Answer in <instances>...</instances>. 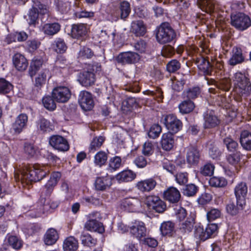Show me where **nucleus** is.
Segmentation results:
<instances>
[{
    "label": "nucleus",
    "instance_id": "1",
    "mask_svg": "<svg viewBox=\"0 0 251 251\" xmlns=\"http://www.w3.org/2000/svg\"><path fill=\"white\" fill-rule=\"evenodd\" d=\"M45 167L39 164L28 165L24 167L20 171V174H15L16 180L21 181L22 183L28 184L32 182H37L42 179L47 175Z\"/></svg>",
    "mask_w": 251,
    "mask_h": 251
},
{
    "label": "nucleus",
    "instance_id": "2",
    "mask_svg": "<svg viewBox=\"0 0 251 251\" xmlns=\"http://www.w3.org/2000/svg\"><path fill=\"white\" fill-rule=\"evenodd\" d=\"M235 99L237 101H241L243 99L248 97L251 92V85L249 80L241 73L234 75Z\"/></svg>",
    "mask_w": 251,
    "mask_h": 251
},
{
    "label": "nucleus",
    "instance_id": "3",
    "mask_svg": "<svg viewBox=\"0 0 251 251\" xmlns=\"http://www.w3.org/2000/svg\"><path fill=\"white\" fill-rule=\"evenodd\" d=\"M155 32L156 41L160 44L170 43L176 38V31L167 22L163 23L157 26Z\"/></svg>",
    "mask_w": 251,
    "mask_h": 251
},
{
    "label": "nucleus",
    "instance_id": "4",
    "mask_svg": "<svg viewBox=\"0 0 251 251\" xmlns=\"http://www.w3.org/2000/svg\"><path fill=\"white\" fill-rule=\"evenodd\" d=\"M230 24L238 30L243 31L251 26V19L249 16L242 12L231 14Z\"/></svg>",
    "mask_w": 251,
    "mask_h": 251
},
{
    "label": "nucleus",
    "instance_id": "5",
    "mask_svg": "<svg viewBox=\"0 0 251 251\" xmlns=\"http://www.w3.org/2000/svg\"><path fill=\"white\" fill-rule=\"evenodd\" d=\"M161 121L169 130L168 132L176 133L182 129L183 126L182 122L174 114L163 115Z\"/></svg>",
    "mask_w": 251,
    "mask_h": 251
},
{
    "label": "nucleus",
    "instance_id": "6",
    "mask_svg": "<svg viewBox=\"0 0 251 251\" xmlns=\"http://www.w3.org/2000/svg\"><path fill=\"white\" fill-rule=\"evenodd\" d=\"M58 206L57 201L50 200L45 199L44 203L41 201L38 203L37 206L36 212L32 216L33 217H40L43 214L50 213Z\"/></svg>",
    "mask_w": 251,
    "mask_h": 251
},
{
    "label": "nucleus",
    "instance_id": "7",
    "mask_svg": "<svg viewBox=\"0 0 251 251\" xmlns=\"http://www.w3.org/2000/svg\"><path fill=\"white\" fill-rule=\"evenodd\" d=\"M100 216L98 212H92L89 215V220L84 225V228L87 230L96 231L100 233H103L104 232V228L103 224L96 220Z\"/></svg>",
    "mask_w": 251,
    "mask_h": 251
},
{
    "label": "nucleus",
    "instance_id": "8",
    "mask_svg": "<svg viewBox=\"0 0 251 251\" xmlns=\"http://www.w3.org/2000/svg\"><path fill=\"white\" fill-rule=\"evenodd\" d=\"M51 95L56 101L65 103L68 101L71 98V92L67 87L57 86L53 89Z\"/></svg>",
    "mask_w": 251,
    "mask_h": 251
},
{
    "label": "nucleus",
    "instance_id": "9",
    "mask_svg": "<svg viewBox=\"0 0 251 251\" xmlns=\"http://www.w3.org/2000/svg\"><path fill=\"white\" fill-rule=\"evenodd\" d=\"M49 143L51 146L59 151H66L70 148L67 139L60 135L51 136L50 138Z\"/></svg>",
    "mask_w": 251,
    "mask_h": 251
},
{
    "label": "nucleus",
    "instance_id": "10",
    "mask_svg": "<svg viewBox=\"0 0 251 251\" xmlns=\"http://www.w3.org/2000/svg\"><path fill=\"white\" fill-rule=\"evenodd\" d=\"M78 101L82 109L85 111L91 110L94 106L92 94L86 91L80 92Z\"/></svg>",
    "mask_w": 251,
    "mask_h": 251
},
{
    "label": "nucleus",
    "instance_id": "11",
    "mask_svg": "<svg viewBox=\"0 0 251 251\" xmlns=\"http://www.w3.org/2000/svg\"><path fill=\"white\" fill-rule=\"evenodd\" d=\"M140 60V56L136 52L132 51L120 53L116 57L118 63L123 65L131 64L137 62Z\"/></svg>",
    "mask_w": 251,
    "mask_h": 251
},
{
    "label": "nucleus",
    "instance_id": "12",
    "mask_svg": "<svg viewBox=\"0 0 251 251\" xmlns=\"http://www.w3.org/2000/svg\"><path fill=\"white\" fill-rule=\"evenodd\" d=\"M203 127L205 129L214 128L220 123L219 119L215 115L214 111L212 110H206L203 115Z\"/></svg>",
    "mask_w": 251,
    "mask_h": 251
},
{
    "label": "nucleus",
    "instance_id": "13",
    "mask_svg": "<svg viewBox=\"0 0 251 251\" xmlns=\"http://www.w3.org/2000/svg\"><path fill=\"white\" fill-rule=\"evenodd\" d=\"M141 206V201L135 198H126L124 199L121 203V207L125 210L135 212Z\"/></svg>",
    "mask_w": 251,
    "mask_h": 251
},
{
    "label": "nucleus",
    "instance_id": "14",
    "mask_svg": "<svg viewBox=\"0 0 251 251\" xmlns=\"http://www.w3.org/2000/svg\"><path fill=\"white\" fill-rule=\"evenodd\" d=\"M129 230L131 234L139 240L146 236L147 229L145 224L141 221H135L129 227Z\"/></svg>",
    "mask_w": 251,
    "mask_h": 251
},
{
    "label": "nucleus",
    "instance_id": "15",
    "mask_svg": "<svg viewBox=\"0 0 251 251\" xmlns=\"http://www.w3.org/2000/svg\"><path fill=\"white\" fill-rule=\"evenodd\" d=\"M181 198L180 192L176 187L171 186L163 192V198L171 203H177Z\"/></svg>",
    "mask_w": 251,
    "mask_h": 251
},
{
    "label": "nucleus",
    "instance_id": "16",
    "mask_svg": "<svg viewBox=\"0 0 251 251\" xmlns=\"http://www.w3.org/2000/svg\"><path fill=\"white\" fill-rule=\"evenodd\" d=\"M78 81L83 86L87 87L94 84L96 81L95 74L90 71H85L80 73Z\"/></svg>",
    "mask_w": 251,
    "mask_h": 251
},
{
    "label": "nucleus",
    "instance_id": "17",
    "mask_svg": "<svg viewBox=\"0 0 251 251\" xmlns=\"http://www.w3.org/2000/svg\"><path fill=\"white\" fill-rule=\"evenodd\" d=\"M28 122V116L26 114H20L13 124L12 129L17 134L20 133L25 128Z\"/></svg>",
    "mask_w": 251,
    "mask_h": 251
},
{
    "label": "nucleus",
    "instance_id": "18",
    "mask_svg": "<svg viewBox=\"0 0 251 251\" xmlns=\"http://www.w3.org/2000/svg\"><path fill=\"white\" fill-rule=\"evenodd\" d=\"M157 182L153 178H149L138 181L136 184V188L142 192H149L154 189Z\"/></svg>",
    "mask_w": 251,
    "mask_h": 251
},
{
    "label": "nucleus",
    "instance_id": "19",
    "mask_svg": "<svg viewBox=\"0 0 251 251\" xmlns=\"http://www.w3.org/2000/svg\"><path fill=\"white\" fill-rule=\"evenodd\" d=\"M50 75V71L48 69H43L41 71L35 78L33 92L36 91L37 93L41 90L43 86L46 83L47 77Z\"/></svg>",
    "mask_w": 251,
    "mask_h": 251
},
{
    "label": "nucleus",
    "instance_id": "20",
    "mask_svg": "<svg viewBox=\"0 0 251 251\" xmlns=\"http://www.w3.org/2000/svg\"><path fill=\"white\" fill-rule=\"evenodd\" d=\"M234 194L236 200L246 203L245 198L248 193V186L246 182H241L234 188Z\"/></svg>",
    "mask_w": 251,
    "mask_h": 251
},
{
    "label": "nucleus",
    "instance_id": "21",
    "mask_svg": "<svg viewBox=\"0 0 251 251\" xmlns=\"http://www.w3.org/2000/svg\"><path fill=\"white\" fill-rule=\"evenodd\" d=\"M196 63L198 67L204 75H211L212 67L208 60L203 57L197 58Z\"/></svg>",
    "mask_w": 251,
    "mask_h": 251
},
{
    "label": "nucleus",
    "instance_id": "22",
    "mask_svg": "<svg viewBox=\"0 0 251 251\" xmlns=\"http://www.w3.org/2000/svg\"><path fill=\"white\" fill-rule=\"evenodd\" d=\"M13 62L15 67L19 71H25L28 65L26 58L22 54L17 53L13 56Z\"/></svg>",
    "mask_w": 251,
    "mask_h": 251
},
{
    "label": "nucleus",
    "instance_id": "23",
    "mask_svg": "<svg viewBox=\"0 0 251 251\" xmlns=\"http://www.w3.org/2000/svg\"><path fill=\"white\" fill-rule=\"evenodd\" d=\"M36 123L38 131L41 133L50 132L54 128L51 123L43 117H40Z\"/></svg>",
    "mask_w": 251,
    "mask_h": 251
},
{
    "label": "nucleus",
    "instance_id": "24",
    "mask_svg": "<svg viewBox=\"0 0 251 251\" xmlns=\"http://www.w3.org/2000/svg\"><path fill=\"white\" fill-rule=\"evenodd\" d=\"M174 134L171 132H167L162 135L161 144L163 150L169 151L173 148L175 143Z\"/></svg>",
    "mask_w": 251,
    "mask_h": 251
},
{
    "label": "nucleus",
    "instance_id": "25",
    "mask_svg": "<svg viewBox=\"0 0 251 251\" xmlns=\"http://www.w3.org/2000/svg\"><path fill=\"white\" fill-rule=\"evenodd\" d=\"M200 151L197 148L194 147L188 148L186 155L188 163L191 165L197 164L200 160Z\"/></svg>",
    "mask_w": 251,
    "mask_h": 251
},
{
    "label": "nucleus",
    "instance_id": "26",
    "mask_svg": "<svg viewBox=\"0 0 251 251\" xmlns=\"http://www.w3.org/2000/svg\"><path fill=\"white\" fill-rule=\"evenodd\" d=\"M232 53L231 58L228 60V64L230 65L234 66L241 64L245 61V57L240 48H234Z\"/></svg>",
    "mask_w": 251,
    "mask_h": 251
},
{
    "label": "nucleus",
    "instance_id": "27",
    "mask_svg": "<svg viewBox=\"0 0 251 251\" xmlns=\"http://www.w3.org/2000/svg\"><path fill=\"white\" fill-rule=\"evenodd\" d=\"M58 238L59 235L56 230L51 228L46 231L44 237V241L46 245L50 246L54 244Z\"/></svg>",
    "mask_w": 251,
    "mask_h": 251
},
{
    "label": "nucleus",
    "instance_id": "28",
    "mask_svg": "<svg viewBox=\"0 0 251 251\" xmlns=\"http://www.w3.org/2000/svg\"><path fill=\"white\" fill-rule=\"evenodd\" d=\"M245 204L246 203L238 200H236V205L233 202L230 201L226 206V212L232 216H235L244 209Z\"/></svg>",
    "mask_w": 251,
    "mask_h": 251
},
{
    "label": "nucleus",
    "instance_id": "29",
    "mask_svg": "<svg viewBox=\"0 0 251 251\" xmlns=\"http://www.w3.org/2000/svg\"><path fill=\"white\" fill-rule=\"evenodd\" d=\"M131 30L136 36H144L146 32V27L141 20L133 21L131 23Z\"/></svg>",
    "mask_w": 251,
    "mask_h": 251
},
{
    "label": "nucleus",
    "instance_id": "30",
    "mask_svg": "<svg viewBox=\"0 0 251 251\" xmlns=\"http://www.w3.org/2000/svg\"><path fill=\"white\" fill-rule=\"evenodd\" d=\"M61 25L58 23H47L42 27L43 32L46 35L53 36L60 30Z\"/></svg>",
    "mask_w": 251,
    "mask_h": 251
},
{
    "label": "nucleus",
    "instance_id": "31",
    "mask_svg": "<svg viewBox=\"0 0 251 251\" xmlns=\"http://www.w3.org/2000/svg\"><path fill=\"white\" fill-rule=\"evenodd\" d=\"M71 32L73 37L78 39L86 34L87 28L84 24H74L72 25Z\"/></svg>",
    "mask_w": 251,
    "mask_h": 251
},
{
    "label": "nucleus",
    "instance_id": "32",
    "mask_svg": "<svg viewBox=\"0 0 251 251\" xmlns=\"http://www.w3.org/2000/svg\"><path fill=\"white\" fill-rule=\"evenodd\" d=\"M78 248V241L73 236L66 238L63 242L64 251H76Z\"/></svg>",
    "mask_w": 251,
    "mask_h": 251
},
{
    "label": "nucleus",
    "instance_id": "33",
    "mask_svg": "<svg viewBox=\"0 0 251 251\" xmlns=\"http://www.w3.org/2000/svg\"><path fill=\"white\" fill-rule=\"evenodd\" d=\"M117 11L121 19L125 20L128 17L131 12L130 3L127 1L121 2Z\"/></svg>",
    "mask_w": 251,
    "mask_h": 251
},
{
    "label": "nucleus",
    "instance_id": "34",
    "mask_svg": "<svg viewBox=\"0 0 251 251\" xmlns=\"http://www.w3.org/2000/svg\"><path fill=\"white\" fill-rule=\"evenodd\" d=\"M200 7L207 13L214 11L216 2L214 0H198Z\"/></svg>",
    "mask_w": 251,
    "mask_h": 251
},
{
    "label": "nucleus",
    "instance_id": "35",
    "mask_svg": "<svg viewBox=\"0 0 251 251\" xmlns=\"http://www.w3.org/2000/svg\"><path fill=\"white\" fill-rule=\"evenodd\" d=\"M136 174L130 170L124 171L116 176V179L119 182H128L133 180Z\"/></svg>",
    "mask_w": 251,
    "mask_h": 251
},
{
    "label": "nucleus",
    "instance_id": "36",
    "mask_svg": "<svg viewBox=\"0 0 251 251\" xmlns=\"http://www.w3.org/2000/svg\"><path fill=\"white\" fill-rule=\"evenodd\" d=\"M111 184V181L104 177H98L95 182V188L97 190L104 191L109 188Z\"/></svg>",
    "mask_w": 251,
    "mask_h": 251
},
{
    "label": "nucleus",
    "instance_id": "37",
    "mask_svg": "<svg viewBox=\"0 0 251 251\" xmlns=\"http://www.w3.org/2000/svg\"><path fill=\"white\" fill-rule=\"evenodd\" d=\"M195 107L194 102L189 99L182 101L178 106L180 112L183 114L191 112Z\"/></svg>",
    "mask_w": 251,
    "mask_h": 251
},
{
    "label": "nucleus",
    "instance_id": "38",
    "mask_svg": "<svg viewBox=\"0 0 251 251\" xmlns=\"http://www.w3.org/2000/svg\"><path fill=\"white\" fill-rule=\"evenodd\" d=\"M240 143L244 149L251 150V133L247 130L242 132L240 136Z\"/></svg>",
    "mask_w": 251,
    "mask_h": 251
},
{
    "label": "nucleus",
    "instance_id": "39",
    "mask_svg": "<svg viewBox=\"0 0 251 251\" xmlns=\"http://www.w3.org/2000/svg\"><path fill=\"white\" fill-rule=\"evenodd\" d=\"M43 63V60L42 58H34L31 63L28 74L31 77L35 75L37 72L42 67Z\"/></svg>",
    "mask_w": 251,
    "mask_h": 251
},
{
    "label": "nucleus",
    "instance_id": "40",
    "mask_svg": "<svg viewBox=\"0 0 251 251\" xmlns=\"http://www.w3.org/2000/svg\"><path fill=\"white\" fill-rule=\"evenodd\" d=\"M201 93L200 88L198 86H195L186 89L183 92L184 98L191 100L198 97Z\"/></svg>",
    "mask_w": 251,
    "mask_h": 251
},
{
    "label": "nucleus",
    "instance_id": "41",
    "mask_svg": "<svg viewBox=\"0 0 251 251\" xmlns=\"http://www.w3.org/2000/svg\"><path fill=\"white\" fill-rule=\"evenodd\" d=\"M175 224L171 221L163 222L160 227L161 234L163 236H172L174 231Z\"/></svg>",
    "mask_w": 251,
    "mask_h": 251
},
{
    "label": "nucleus",
    "instance_id": "42",
    "mask_svg": "<svg viewBox=\"0 0 251 251\" xmlns=\"http://www.w3.org/2000/svg\"><path fill=\"white\" fill-rule=\"evenodd\" d=\"M104 141L105 137L102 136L94 138L90 145L89 151L94 152L98 150L102 146Z\"/></svg>",
    "mask_w": 251,
    "mask_h": 251
},
{
    "label": "nucleus",
    "instance_id": "43",
    "mask_svg": "<svg viewBox=\"0 0 251 251\" xmlns=\"http://www.w3.org/2000/svg\"><path fill=\"white\" fill-rule=\"evenodd\" d=\"M55 100L51 96L47 95L42 98V103L44 106L50 111H53L56 108Z\"/></svg>",
    "mask_w": 251,
    "mask_h": 251
},
{
    "label": "nucleus",
    "instance_id": "44",
    "mask_svg": "<svg viewBox=\"0 0 251 251\" xmlns=\"http://www.w3.org/2000/svg\"><path fill=\"white\" fill-rule=\"evenodd\" d=\"M107 160V154L104 151L98 152L94 156V162L95 165L100 167L104 165Z\"/></svg>",
    "mask_w": 251,
    "mask_h": 251
},
{
    "label": "nucleus",
    "instance_id": "45",
    "mask_svg": "<svg viewBox=\"0 0 251 251\" xmlns=\"http://www.w3.org/2000/svg\"><path fill=\"white\" fill-rule=\"evenodd\" d=\"M138 103L134 98H127L123 102L122 108L124 111H131L134 108L137 107Z\"/></svg>",
    "mask_w": 251,
    "mask_h": 251
},
{
    "label": "nucleus",
    "instance_id": "46",
    "mask_svg": "<svg viewBox=\"0 0 251 251\" xmlns=\"http://www.w3.org/2000/svg\"><path fill=\"white\" fill-rule=\"evenodd\" d=\"M82 244L85 246L93 247L97 243V240L93 238L89 234L83 233L80 237Z\"/></svg>",
    "mask_w": 251,
    "mask_h": 251
},
{
    "label": "nucleus",
    "instance_id": "47",
    "mask_svg": "<svg viewBox=\"0 0 251 251\" xmlns=\"http://www.w3.org/2000/svg\"><path fill=\"white\" fill-rule=\"evenodd\" d=\"M12 84L3 78H0V94L5 95L13 90Z\"/></svg>",
    "mask_w": 251,
    "mask_h": 251
},
{
    "label": "nucleus",
    "instance_id": "48",
    "mask_svg": "<svg viewBox=\"0 0 251 251\" xmlns=\"http://www.w3.org/2000/svg\"><path fill=\"white\" fill-rule=\"evenodd\" d=\"M209 183L212 187H223L226 185L227 181L223 177L213 176L210 178Z\"/></svg>",
    "mask_w": 251,
    "mask_h": 251
},
{
    "label": "nucleus",
    "instance_id": "49",
    "mask_svg": "<svg viewBox=\"0 0 251 251\" xmlns=\"http://www.w3.org/2000/svg\"><path fill=\"white\" fill-rule=\"evenodd\" d=\"M56 6L58 10L62 14L67 13L71 8V3L64 0H57Z\"/></svg>",
    "mask_w": 251,
    "mask_h": 251
},
{
    "label": "nucleus",
    "instance_id": "50",
    "mask_svg": "<svg viewBox=\"0 0 251 251\" xmlns=\"http://www.w3.org/2000/svg\"><path fill=\"white\" fill-rule=\"evenodd\" d=\"M94 55V52L91 49L86 47H83L80 50L78 53V58L81 60L90 59Z\"/></svg>",
    "mask_w": 251,
    "mask_h": 251
},
{
    "label": "nucleus",
    "instance_id": "51",
    "mask_svg": "<svg viewBox=\"0 0 251 251\" xmlns=\"http://www.w3.org/2000/svg\"><path fill=\"white\" fill-rule=\"evenodd\" d=\"M199 188L196 185L191 183L186 185L183 188L184 195L188 197H193L196 195L198 191Z\"/></svg>",
    "mask_w": 251,
    "mask_h": 251
},
{
    "label": "nucleus",
    "instance_id": "52",
    "mask_svg": "<svg viewBox=\"0 0 251 251\" xmlns=\"http://www.w3.org/2000/svg\"><path fill=\"white\" fill-rule=\"evenodd\" d=\"M162 132V127L159 124L152 125L148 131V136L150 138L156 139L158 137Z\"/></svg>",
    "mask_w": 251,
    "mask_h": 251
},
{
    "label": "nucleus",
    "instance_id": "53",
    "mask_svg": "<svg viewBox=\"0 0 251 251\" xmlns=\"http://www.w3.org/2000/svg\"><path fill=\"white\" fill-rule=\"evenodd\" d=\"M241 155L240 152L237 151L234 153L228 155L226 156V160L230 164L236 166L240 162Z\"/></svg>",
    "mask_w": 251,
    "mask_h": 251
},
{
    "label": "nucleus",
    "instance_id": "54",
    "mask_svg": "<svg viewBox=\"0 0 251 251\" xmlns=\"http://www.w3.org/2000/svg\"><path fill=\"white\" fill-rule=\"evenodd\" d=\"M223 142L229 151H234L238 147L237 142L229 137L225 138Z\"/></svg>",
    "mask_w": 251,
    "mask_h": 251
},
{
    "label": "nucleus",
    "instance_id": "55",
    "mask_svg": "<svg viewBox=\"0 0 251 251\" xmlns=\"http://www.w3.org/2000/svg\"><path fill=\"white\" fill-rule=\"evenodd\" d=\"M181 67L180 63L176 59H173L169 61L166 65L167 71L170 73H174L179 70Z\"/></svg>",
    "mask_w": 251,
    "mask_h": 251
},
{
    "label": "nucleus",
    "instance_id": "56",
    "mask_svg": "<svg viewBox=\"0 0 251 251\" xmlns=\"http://www.w3.org/2000/svg\"><path fill=\"white\" fill-rule=\"evenodd\" d=\"M8 242L9 245L15 250L20 249L23 246L22 240L16 236H10L8 238Z\"/></svg>",
    "mask_w": 251,
    "mask_h": 251
},
{
    "label": "nucleus",
    "instance_id": "57",
    "mask_svg": "<svg viewBox=\"0 0 251 251\" xmlns=\"http://www.w3.org/2000/svg\"><path fill=\"white\" fill-rule=\"evenodd\" d=\"M194 236L196 238L202 241H205L208 239V236L205 231V228L201 226H195Z\"/></svg>",
    "mask_w": 251,
    "mask_h": 251
},
{
    "label": "nucleus",
    "instance_id": "58",
    "mask_svg": "<svg viewBox=\"0 0 251 251\" xmlns=\"http://www.w3.org/2000/svg\"><path fill=\"white\" fill-rule=\"evenodd\" d=\"M175 179L177 183L182 185L185 184L188 180V175L186 172H179L175 175Z\"/></svg>",
    "mask_w": 251,
    "mask_h": 251
},
{
    "label": "nucleus",
    "instance_id": "59",
    "mask_svg": "<svg viewBox=\"0 0 251 251\" xmlns=\"http://www.w3.org/2000/svg\"><path fill=\"white\" fill-rule=\"evenodd\" d=\"M221 216V211L218 208H212L207 213V218L209 222L220 218Z\"/></svg>",
    "mask_w": 251,
    "mask_h": 251
},
{
    "label": "nucleus",
    "instance_id": "60",
    "mask_svg": "<svg viewBox=\"0 0 251 251\" xmlns=\"http://www.w3.org/2000/svg\"><path fill=\"white\" fill-rule=\"evenodd\" d=\"M26 47L29 52H33L40 46L41 43L37 39L29 40L26 42Z\"/></svg>",
    "mask_w": 251,
    "mask_h": 251
},
{
    "label": "nucleus",
    "instance_id": "61",
    "mask_svg": "<svg viewBox=\"0 0 251 251\" xmlns=\"http://www.w3.org/2000/svg\"><path fill=\"white\" fill-rule=\"evenodd\" d=\"M67 49V47L63 39L59 38L55 41L54 49L57 53H63Z\"/></svg>",
    "mask_w": 251,
    "mask_h": 251
},
{
    "label": "nucleus",
    "instance_id": "62",
    "mask_svg": "<svg viewBox=\"0 0 251 251\" xmlns=\"http://www.w3.org/2000/svg\"><path fill=\"white\" fill-rule=\"evenodd\" d=\"M39 12L37 10V8L35 7H33L31 8L28 14L29 18V24L31 25H35L37 22V21L38 18Z\"/></svg>",
    "mask_w": 251,
    "mask_h": 251
},
{
    "label": "nucleus",
    "instance_id": "63",
    "mask_svg": "<svg viewBox=\"0 0 251 251\" xmlns=\"http://www.w3.org/2000/svg\"><path fill=\"white\" fill-rule=\"evenodd\" d=\"M214 170V165L207 163L201 168L200 173L204 176H211L213 174Z\"/></svg>",
    "mask_w": 251,
    "mask_h": 251
},
{
    "label": "nucleus",
    "instance_id": "64",
    "mask_svg": "<svg viewBox=\"0 0 251 251\" xmlns=\"http://www.w3.org/2000/svg\"><path fill=\"white\" fill-rule=\"evenodd\" d=\"M185 83V80L184 78H181L180 80L175 79L173 80L172 88L176 92H180L183 90L184 85Z\"/></svg>",
    "mask_w": 251,
    "mask_h": 251
}]
</instances>
